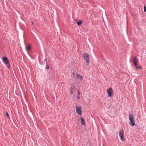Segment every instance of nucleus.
Segmentation results:
<instances>
[{"instance_id":"f257e3e1","label":"nucleus","mask_w":146,"mask_h":146,"mask_svg":"<svg viewBox=\"0 0 146 146\" xmlns=\"http://www.w3.org/2000/svg\"><path fill=\"white\" fill-rule=\"evenodd\" d=\"M129 118L130 120L129 122V124L131 126L133 127L135 125V124L134 122L133 114H129Z\"/></svg>"},{"instance_id":"f03ea898","label":"nucleus","mask_w":146,"mask_h":146,"mask_svg":"<svg viewBox=\"0 0 146 146\" xmlns=\"http://www.w3.org/2000/svg\"><path fill=\"white\" fill-rule=\"evenodd\" d=\"M83 57L84 58L86 61V64L87 66H88L89 64V57L88 54L85 53L83 54Z\"/></svg>"},{"instance_id":"7ed1b4c3","label":"nucleus","mask_w":146,"mask_h":146,"mask_svg":"<svg viewBox=\"0 0 146 146\" xmlns=\"http://www.w3.org/2000/svg\"><path fill=\"white\" fill-rule=\"evenodd\" d=\"M3 60L4 61L5 64L6 66L9 68L10 67V65L9 63V60L7 58L6 56L3 57L2 58Z\"/></svg>"},{"instance_id":"20e7f679","label":"nucleus","mask_w":146,"mask_h":146,"mask_svg":"<svg viewBox=\"0 0 146 146\" xmlns=\"http://www.w3.org/2000/svg\"><path fill=\"white\" fill-rule=\"evenodd\" d=\"M119 135L121 139V141L124 140V131L123 129L121 130L119 132Z\"/></svg>"},{"instance_id":"39448f33","label":"nucleus","mask_w":146,"mask_h":146,"mask_svg":"<svg viewBox=\"0 0 146 146\" xmlns=\"http://www.w3.org/2000/svg\"><path fill=\"white\" fill-rule=\"evenodd\" d=\"M107 92L108 94L109 97H112L113 96V90L111 88H109L107 90Z\"/></svg>"},{"instance_id":"423d86ee","label":"nucleus","mask_w":146,"mask_h":146,"mask_svg":"<svg viewBox=\"0 0 146 146\" xmlns=\"http://www.w3.org/2000/svg\"><path fill=\"white\" fill-rule=\"evenodd\" d=\"M76 111L77 113L80 115H81V107L80 106H76Z\"/></svg>"},{"instance_id":"0eeeda50","label":"nucleus","mask_w":146,"mask_h":146,"mask_svg":"<svg viewBox=\"0 0 146 146\" xmlns=\"http://www.w3.org/2000/svg\"><path fill=\"white\" fill-rule=\"evenodd\" d=\"M138 62V59L136 57H134L133 58V63L135 64V66H137V63Z\"/></svg>"},{"instance_id":"6e6552de","label":"nucleus","mask_w":146,"mask_h":146,"mask_svg":"<svg viewBox=\"0 0 146 146\" xmlns=\"http://www.w3.org/2000/svg\"><path fill=\"white\" fill-rule=\"evenodd\" d=\"M76 77L77 79H80L81 80H82L83 79L82 76L79 74H76Z\"/></svg>"},{"instance_id":"1a4fd4ad","label":"nucleus","mask_w":146,"mask_h":146,"mask_svg":"<svg viewBox=\"0 0 146 146\" xmlns=\"http://www.w3.org/2000/svg\"><path fill=\"white\" fill-rule=\"evenodd\" d=\"M81 120V124L82 125H85V122L84 119L82 117H80Z\"/></svg>"},{"instance_id":"9d476101","label":"nucleus","mask_w":146,"mask_h":146,"mask_svg":"<svg viewBox=\"0 0 146 146\" xmlns=\"http://www.w3.org/2000/svg\"><path fill=\"white\" fill-rule=\"evenodd\" d=\"M26 48L27 52H28L29 50L31 49V47L30 45H28L26 46Z\"/></svg>"},{"instance_id":"9b49d317","label":"nucleus","mask_w":146,"mask_h":146,"mask_svg":"<svg viewBox=\"0 0 146 146\" xmlns=\"http://www.w3.org/2000/svg\"><path fill=\"white\" fill-rule=\"evenodd\" d=\"M77 24L78 26H80L82 23V22L81 20H79L77 23Z\"/></svg>"},{"instance_id":"f8f14e48","label":"nucleus","mask_w":146,"mask_h":146,"mask_svg":"<svg viewBox=\"0 0 146 146\" xmlns=\"http://www.w3.org/2000/svg\"><path fill=\"white\" fill-rule=\"evenodd\" d=\"M78 94L77 96V98H78V99H79L80 98V92H79V90H78Z\"/></svg>"},{"instance_id":"ddd939ff","label":"nucleus","mask_w":146,"mask_h":146,"mask_svg":"<svg viewBox=\"0 0 146 146\" xmlns=\"http://www.w3.org/2000/svg\"><path fill=\"white\" fill-rule=\"evenodd\" d=\"M75 88V86L74 85H73L70 87V90H73V89Z\"/></svg>"},{"instance_id":"4468645a","label":"nucleus","mask_w":146,"mask_h":146,"mask_svg":"<svg viewBox=\"0 0 146 146\" xmlns=\"http://www.w3.org/2000/svg\"><path fill=\"white\" fill-rule=\"evenodd\" d=\"M137 69H141L142 68V67L141 66H138L137 65V66H135Z\"/></svg>"},{"instance_id":"2eb2a0df","label":"nucleus","mask_w":146,"mask_h":146,"mask_svg":"<svg viewBox=\"0 0 146 146\" xmlns=\"http://www.w3.org/2000/svg\"><path fill=\"white\" fill-rule=\"evenodd\" d=\"M70 90V94L72 95L74 93V91H73V90Z\"/></svg>"},{"instance_id":"dca6fc26","label":"nucleus","mask_w":146,"mask_h":146,"mask_svg":"<svg viewBox=\"0 0 146 146\" xmlns=\"http://www.w3.org/2000/svg\"><path fill=\"white\" fill-rule=\"evenodd\" d=\"M6 115L7 116V117L8 118H9V114H8V113L7 112L6 113Z\"/></svg>"},{"instance_id":"f3484780","label":"nucleus","mask_w":146,"mask_h":146,"mask_svg":"<svg viewBox=\"0 0 146 146\" xmlns=\"http://www.w3.org/2000/svg\"><path fill=\"white\" fill-rule=\"evenodd\" d=\"M46 68L48 70L49 69V66L48 65H46Z\"/></svg>"},{"instance_id":"a211bd4d","label":"nucleus","mask_w":146,"mask_h":146,"mask_svg":"<svg viewBox=\"0 0 146 146\" xmlns=\"http://www.w3.org/2000/svg\"><path fill=\"white\" fill-rule=\"evenodd\" d=\"M144 11L145 12H146V7H145V6H144Z\"/></svg>"},{"instance_id":"6ab92c4d","label":"nucleus","mask_w":146,"mask_h":146,"mask_svg":"<svg viewBox=\"0 0 146 146\" xmlns=\"http://www.w3.org/2000/svg\"><path fill=\"white\" fill-rule=\"evenodd\" d=\"M73 75L74 76V77H75V73L74 72L72 73Z\"/></svg>"},{"instance_id":"aec40b11","label":"nucleus","mask_w":146,"mask_h":146,"mask_svg":"<svg viewBox=\"0 0 146 146\" xmlns=\"http://www.w3.org/2000/svg\"><path fill=\"white\" fill-rule=\"evenodd\" d=\"M31 23H32V25H33L34 24V23H33V22H31Z\"/></svg>"},{"instance_id":"412c9836","label":"nucleus","mask_w":146,"mask_h":146,"mask_svg":"<svg viewBox=\"0 0 146 146\" xmlns=\"http://www.w3.org/2000/svg\"><path fill=\"white\" fill-rule=\"evenodd\" d=\"M45 61H47V59H45ZM46 62L47 63V62Z\"/></svg>"}]
</instances>
